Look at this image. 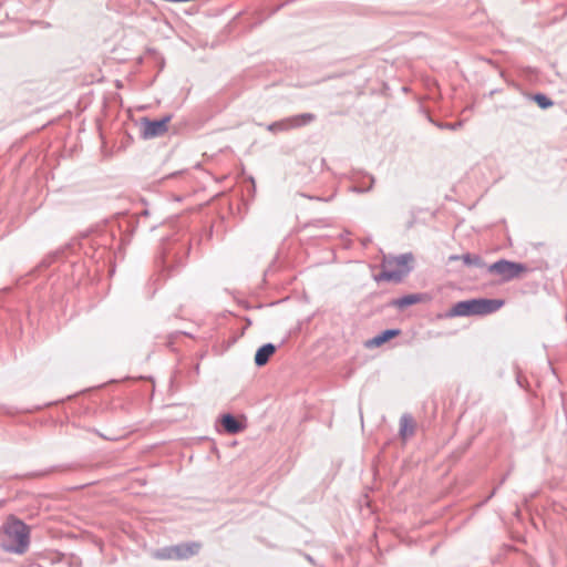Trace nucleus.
Returning <instances> with one entry per match:
<instances>
[{
    "label": "nucleus",
    "mask_w": 567,
    "mask_h": 567,
    "mask_svg": "<svg viewBox=\"0 0 567 567\" xmlns=\"http://www.w3.org/2000/svg\"><path fill=\"white\" fill-rule=\"evenodd\" d=\"M0 546L11 553L23 554L29 547V528L19 519L8 520L0 530Z\"/></svg>",
    "instance_id": "f257e3e1"
},
{
    "label": "nucleus",
    "mask_w": 567,
    "mask_h": 567,
    "mask_svg": "<svg viewBox=\"0 0 567 567\" xmlns=\"http://www.w3.org/2000/svg\"><path fill=\"white\" fill-rule=\"evenodd\" d=\"M503 301L498 299H471L460 301L453 306L449 312V317H466L476 315H487L495 312L503 306Z\"/></svg>",
    "instance_id": "f03ea898"
},
{
    "label": "nucleus",
    "mask_w": 567,
    "mask_h": 567,
    "mask_svg": "<svg viewBox=\"0 0 567 567\" xmlns=\"http://www.w3.org/2000/svg\"><path fill=\"white\" fill-rule=\"evenodd\" d=\"M413 256L404 254L398 257L386 258L380 278L388 281H400L411 271Z\"/></svg>",
    "instance_id": "7ed1b4c3"
},
{
    "label": "nucleus",
    "mask_w": 567,
    "mask_h": 567,
    "mask_svg": "<svg viewBox=\"0 0 567 567\" xmlns=\"http://www.w3.org/2000/svg\"><path fill=\"white\" fill-rule=\"evenodd\" d=\"M316 120V115L312 113H302L293 116L286 117L284 120L274 122L267 126V130L271 133L286 132L293 128H299L312 123Z\"/></svg>",
    "instance_id": "20e7f679"
},
{
    "label": "nucleus",
    "mask_w": 567,
    "mask_h": 567,
    "mask_svg": "<svg viewBox=\"0 0 567 567\" xmlns=\"http://www.w3.org/2000/svg\"><path fill=\"white\" fill-rule=\"evenodd\" d=\"M524 266L508 260H499L488 267V271L499 275L504 280L516 278L524 271Z\"/></svg>",
    "instance_id": "39448f33"
},
{
    "label": "nucleus",
    "mask_w": 567,
    "mask_h": 567,
    "mask_svg": "<svg viewBox=\"0 0 567 567\" xmlns=\"http://www.w3.org/2000/svg\"><path fill=\"white\" fill-rule=\"evenodd\" d=\"M171 117H164L157 121L144 120L142 122V135L144 138H154L162 136L167 131V123Z\"/></svg>",
    "instance_id": "423d86ee"
},
{
    "label": "nucleus",
    "mask_w": 567,
    "mask_h": 567,
    "mask_svg": "<svg viewBox=\"0 0 567 567\" xmlns=\"http://www.w3.org/2000/svg\"><path fill=\"white\" fill-rule=\"evenodd\" d=\"M200 549V544L198 543H189V544H181L173 546V551L177 554V559H186L188 557L194 556Z\"/></svg>",
    "instance_id": "0eeeda50"
},
{
    "label": "nucleus",
    "mask_w": 567,
    "mask_h": 567,
    "mask_svg": "<svg viewBox=\"0 0 567 567\" xmlns=\"http://www.w3.org/2000/svg\"><path fill=\"white\" fill-rule=\"evenodd\" d=\"M427 299L429 298L425 295L412 293V295H406L402 298L393 300L392 305L396 308L403 309L405 307L412 306L417 302L425 301Z\"/></svg>",
    "instance_id": "6e6552de"
},
{
    "label": "nucleus",
    "mask_w": 567,
    "mask_h": 567,
    "mask_svg": "<svg viewBox=\"0 0 567 567\" xmlns=\"http://www.w3.org/2000/svg\"><path fill=\"white\" fill-rule=\"evenodd\" d=\"M275 351H276V348L274 344H271V343L264 344L256 352L255 363L258 367L265 365L268 362L269 358L275 353Z\"/></svg>",
    "instance_id": "1a4fd4ad"
},
{
    "label": "nucleus",
    "mask_w": 567,
    "mask_h": 567,
    "mask_svg": "<svg viewBox=\"0 0 567 567\" xmlns=\"http://www.w3.org/2000/svg\"><path fill=\"white\" fill-rule=\"evenodd\" d=\"M221 424L229 434L239 433L244 429V426L230 414L223 416Z\"/></svg>",
    "instance_id": "9d476101"
},
{
    "label": "nucleus",
    "mask_w": 567,
    "mask_h": 567,
    "mask_svg": "<svg viewBox=\"0 0 567 567\" xmlns=\"http://www.w3.org/2000/svg\"><path fill=\"white\" fill-rule=\"evenodd\" d=\"M414 423L411 416L403 415L400 419V432L403 437L410 436L413 434Z\"/></svg>",
    "instance_id": "9b49d317"
},
{
    "label": "nucleus",
    "mask_w": 567,
    "mask_h": 567,
    "mask_svg": "<svg viewBox=\"0 0 567 567\" xmlns=\"http://www.w3.org/2000/svg\"><path fill=\"white\" fill-rule=\"evenodd\" d=\"M399 333H400L399 330H394V329L385 330V331L381 332L380 334H378L377 337H374L370 341V343L373 346H381L384 342L389 341L390 339L396 337Z\"/></svg>",
    "instance_id": "f8f14e48"
},
{
    "label": "nucleus",
    "mask_w": 567,
    "mask_h": 567,
    "mask_svg": "<svg viewBox=\"0 0 567 567\" xmlns=\"http://www.w3.org/2000/svg\"><path fill=\"white\" fill-rule=\"evenodd\" d=\"M155 557L161 558V559H177V554H175V551H173V546H172V547L163 548V549L156 551Z\"/></svg>",
    "instance_id": "ddd939ff"
},
{
    "label": "nucleus",
    "mask_w": 567,
    "mask_h": 567,
    "mask_svg": "<svg viewBox=\"0 0 567 567\" xmlns=\"http://www.w3.org/2000/svg\"><path fill=\"white\" fill-rule=\"evenodd\" d=\"M535 101L537 102V104L542 107V109H546V107H549L553 102L545 95L543 94H537L535 96Z\"/></svg>",
    "instance_id": "4468645a"
},
{
    "label": "nucleus",
    "mask_w": 567,
    "mask_h": 567,
    "mask_svg": "<svg viewBox=\"0 0 567 567\" xmlns=\"http://www.w3.org/2000/svg\"><path fill=\"white\" fill-rule=\"evenodd\" d=\"M462 259H463V261H464L466 265H477V266H481V265H482V261H481V258H480V257H477V256H471L470 254L463 255V256H462Z\"/></svg>",
    "instance_id": "2eb2a0df"
},
{
    "label": "nucleus",
    "mask_w": 567,
    "mask_h": 567,
    "mask_svg": "<svg viewBox=\"0 0 567 567\" xmlns=\"http://www.w3.org/2000/svg\"><path fill=\"white\" fill-rule=\"evenodd\" d=\"M460 126H461V123H457V124H449V125H446V127H449V128H451V130H455V128H457V127H460Z\"/></svg>",
    "instance_id": "dca6fc26"
},
{
    "label": "nucleus",
    "mask_w": 567,
    "mask_h": 567,
    "mask_svg": "<svg viewBox=\"0 0 567 567\" xmlns=\"http://www.w3.org/2000/svg\"><path fill=\"white\" fill-rule=\"evenodd\" d=\"M457 259H458V257H457V256H451V257H450V260H457Z\"/></svg>",
    "instance_id": "f3484780"
}]
</instances>
